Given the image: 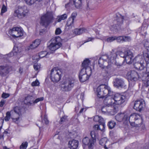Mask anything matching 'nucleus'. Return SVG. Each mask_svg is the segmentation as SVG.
I'll return each instance as SVG.
<instances>
[{
	"mask_svg": "<svg viewBox=\"0 0 149 149\" xmlns=\"http://www.w3.org/2000/svg\"><path fill=\"white\" fill-rule=\"evenodd\" d=\"M40 42L41 41L40 39H36L28 47V50L33 49L36 48L40 44Z\"/></svg>",
	"mask_w": 149,
	"mask_h": 149,
	"instance_id": "24",
	"label": "nucleus"
},
{
	"mask_svg": "<svg viewBox=\"0 0 149 149\" xmlns=\"http://www.w3.org/2000/svg\"><path fill=\"white\" fill-rule=\"evenodd\" d=\"M145 77H146L145 79L143 77V80L145 82H146L147 86H149V74H145Z\"/></svg>",
	"mask_w": 149,
	"mask_h": 149,
	"instance_id": "40",
	"label": "nucleus"
},
{
	"mask_svg": "<svg viewBox=\"0 0 149 149\" xmlns=\"http://www.w3.org/2000/svg\"><path fill=\"white\" fill-rule=\"evenodd\" d=\"M19 72L20 73H22V69L21 68H20L19 69Z\"/></svg>",
	"mask_w": 149,
	"mask_h": 149,
	"instance_id": "64",
	"label": "nucleus"
},
{
	"mask_svg": "<svg viewBox=\"0 0 149 149\" xmlns=\"http://www.w3.org/2000/svg\"><path fill=\"white\" fill-rule=\"evenodd\" d=\"M123 19L124 17L121 15L118 14V15H117L116 20L118 24L122 23Z\"/></svg>",
	"mask_w": 149,
	"mask_h": 149,
	"instance_id": "32",
	"label": "nucleus"
},
{
	"mask_svg": "<svg viewBox=\"0 0 149 149\" xmlns=\"http://www.w3.org/2000/svg\"><path fill=\"white\" fill-rule=\"evenodd\" d=\"M98 122L100 123V125H104V127H105L104 121V119L100 116V118Z\"/></svg>",
	"mask_w": 149,
	"mask_h": 149,
	"instance_id": "49",
	"label": "nucleus"
},
{
	"mask_svg": "<svg viewBox=\"0 0 149 149\" xmlns=\"http://www.w3.org/2000/svg\"><path fill=\"white\" fill-rule=\"evenodd\" d=\"M34 68L36 70H38L40 68V64L35 63L34 64Z\"/></svg>",
	"mask_w": 149,
	"mask_h": 149,
	"instance_id": "52",
	"label": "nucleus"
},
{
	"mask_svg": "<svg viewBox=\"0 0 149 149\" xmlns=\"http://www.w3.org/2000/svg\"><path fill=\"white\" fill-rule=\"evenodd\" d=\"M62 31L59 28H58L56 29L55 33L56 35H59L61 33Z\"/></svg>",
	"mask_w": 149,
	"mask_h": 149,
	"instance_id": "55",
	"label": "nucleus"
},
{
	"mask_svg": "<svg viewBox=\"0 0 149 149\" xmlns=\"http://www.w3.org/2000/svg\"><path fill=\"white\" fill-rule=\"evenodd\" d=\"M73 4L77 8H79L81 6V0H70L69 3L65 6L67 8L68 6H71Z\"/></svg>",
	"mask_w": 149,
	"mask_h": 149,
	"instance_id": "17",
	"label": "nucleus"
},
{
	"mask_svg": "<svg viewBox=\"0 0 149 149\" xmlns=\"http://www.w3.org/2000/svg\"><path fill=\"white\" fill-rule=\"evenodd\" d=\"M12 111H13V112L16 113L21 116L22 115L21 109L19 107H15L14 109Z\"/></svg>",
	"mask_w": 149,
	"mask_h": 149,
	"instance_id": "35",
	"label": "nucleus"
},
{
	"mask_svg": "<svg viewBox=\"0 0 149 149\" xmlns=\"http://www.w3.org/2000/svg\"><path fill=\"white\" fill-rule=\"evenodd\" d=\"M67 120V116H64L61 118L60 123L61 124H62L65 122H66Z\"/></svg>",
	"mask_w": 149,
	"mask_h": 149,
	"instance_id": "47",
	"label": "nucleus"
},
{
	"mask_svg": "<svg viewBox=\"0 0 149 149\" xmlns=\"http://www.w3.org/2000/svg\"><path fill=\"white\" fill-rule=\"evenodd\" d=\"M86 71V72L88 76H90L91 75L92 73V69L91 67H88L86 68H85Z\"/></svg>",
	"mask_w": 149,
	"mask_h": 149,
	"instance_id": "43",
	"label": "nucleus"
},
{
	"mask_svg": "<svg viewBox=\"0 0 149 149\" xmlns=\"http://www.w3.org/2000/svg\"><path fill=\"white\" fill-rule=\"evenodd\" d=\"M116 36H111L106 39V41L109 42H110L116 40Z\"/></svg>",
	"mask_w": 149,
	"mask_h": 149,
	"instance_id": "44",
	"label": "nucleus"
},
{
	"mask_svg": "<svg viewBox=\"0 0 149 149\" xmlns=\"http://www.w3.org/2000/svg\"><path fill=\"white\" fill-rule=\"evenodd\" d=\"M7 10L6 7L4 5H3L1 10V14L6 12Z\"/></svg>",
	"mask_w": 149,
	"mask_h": 149,
	"instance_id": "53",
	"label": "nucleus"
},
{
	"mask_svg": "<svg viewBox=\"0 0 149 149\" xmlns=\"http://www.w3.org/2000/svg\"><path fill=\"white\" fill-rule=\"evenodd\" d=\"M10 96V95L8 93H3L2 94L1 97L2 98L5 99L8 97Z\"/></svg>",
	"mask_w": 149,
	"mask_h": 149,
	"instance_id": "56",
	"label": "nucleus"
},
{
	"mask_svg": "<svg viewBox=\"0 0 149 149\" xmlns=\"http://www.w3.org/2000/svg\"><path fill=\"white\" fill-rule=\"evenodd\" d=\"M104 125H95L94 126V128L95 130H100L102 131L104 129Z\"/></svg>",
	"mask_w": 149,
	"mask_h": 149,
	"instance_id": "34",
	"label": "nucleus"
},
{
	"mask_svg": "<svg viewBox=\"0 0 149 149\" xmlns=\"http://www.w3.org/2000/svg\"><path fill=\"white\" fill-rule=\"evenodd\" d=\"M123 37L124 42H129L131 40V38L130 36H123Z\"/></svg>",
	"mask_w": 149,
	"mask_h": 149,
	"instance_id": "51",
	"label": "nucleus"
},
{
	"mask_svg": "<svg viewBox=\"0 0 149 149\" xmlns=\"http://www.w3.org/2000/svg\"><path fill=\"white\" fill-rule=\"evenodd\" d=\"M11 66L6 64L5 65L0 66V75L2 76H5L9 72Z\"/></svg>",
	"mask_w": 149,
	"mask_h": 149,
	"instance_id": "16",
	"label": "nucleus"
},
{
	"mask_svg": "<svg viewBox=\"0 0 149 149\" xmlns=\"http://www.w3.org/2000/svg\"><path fill=\"white\" fill-rule=\"evenodd\" d=\"M107 95L104 100V102L107 103L108 106L114 104L121 105L126 100L125 96L118 93L114 95L113 92L111 91L110 89Z\"/></svg>",
	"mask_w": 149,
	"mask_h": 149,
	"instance_id": "1",
	"label": "nucleus"
},
{
	"mask_svg": "<svg viewBox=\"0 0 149 149\" xmlns=\"http://www.w3.org/2000/svg\"><path fill=\"white\" fill-rule=\"evenodd\" d=\"M127 75L129 78L134 81L136 80L139 77V75L137 72L134 70L128 72Z\"/></svg>",
	"mask_w": 149,
	"mask_h": 149,
	"instance_id": "21",
	"label": "nucleus"
},
{
	"mask_svg": "<svg viewBox=\"0 0 149 149\" xmlns=\"http://www.w3.org/2000/svg\"><path fill=\"white\" fill-rule=\"evenodd\" d=\"M53 20L54 17L52 14L50 12H47L41 17L40 23L41 25L47 27L53 22Z\"/></svg>",
	"mask_w": 149,
	"mask_h": 149,
	"instance_id": "5",
	"label": "nucleus"
},
{
	"mask_svg": "<svg viewBox=\"0 0 149 149\" xmlns=\"http://www.w3.org/2000/svg\"><path fill=\"white\" fill-rule=\"evenodd\" d=\"M9 33L13 37L18 38L23 35V31L22 29L19 27H14L9 31Z\"/></svg>",
	"mask_w": 149,
	"mask_h": 149,
	"instance_id": "12",
	"label": "nucleus"
},
{
	"mask_svg": "<svg viewBox=\"0 0 149 149\" xmlns=\"http://www.w3.org/2000/svg\"><path fill=\"white\" fill-rule=\"evenodd\" d=\"M67 17V15L66 14H64L60 16H58L56 18L57 21L58 22H60L62 20H64Z\"/></svg>",
	"mask_w": 149,
	"mask_h": 149,
	"instance_id": "31",
	"label": "nucleus"
},
{
	"mask_svg": "<svg viewBox=\"0 0 149 149\" xmlns=\"http://www.w3.org/2000/svg\"><path fill=\"white\" fill-rule=\"evenodd\" d=\"M107 143V138H104L102 139L99 141V144L101 145H105L104 148L106 149H107L106 148V145H105L106 143Z\"/></svg>",
	"mask_w": 149,
	"mask_h": 149,
	"instance_id": "33",
	"label": "nucleus"
},
{
	"mask_svg": "<svg viewBox=\"0 0 149 149\" xmlns=\"http://www.w3.org/2000/svg\"><path fill=\"white\" fill-rule=\"evenodd\" d=\"M11 118V111H8L6 113V116L5 117L4 120L6 121H7L9 120Z\"/></svg>",
	"mask_w": 149,
	"mask_h": 149,
	"instance_id": "37",
	"label": "nucleus"
},
{
	"mask_svg": "<svg viewBox=\"0 0 149 149\" xmlns=\"http://www.w3.org/2000/svg\"><path fill=\"white\" fill-rule=\"evenodd\" d=\"M26 3L28 5L31 6L34 4L37 1H40L42 0H24Z\"/></svg>",
	"mask_w": 149,
	"mask_h": 149,
	"instance_id": "36",
	"label": "nucleus"
},
{
	"mask_svg": "<svg viewBox=\"0 0 149 149\" xmlns=\"http://www.w3.org/2000/svg\"><path fill=\"white\" fill-rule=\"evenodd\" d=\"M116 125V123L113 121H109L108 124V126L110 129H112Z\"/></svg>",
	"mask_w": 149,
	"mask_h": 149,
	"instance_id": "38",
	"label": "nucleus"
},
{
	"mask_svg": "<svg viewBox=\"0 0 149 149\" xmlns=\"http://www.w3.org/2000/svg\"><path fill=\"white\" fill-rule=\"evenodd\" d=\"M91 135L92 138L90 139L86 137L82 140L83 144L85 145H88L89 149L93 148L96 139H99L98 134L97 131H92L91 132Z\"/></svg>",
	"mask_w": 149,
	"mask_h": 149,
	"instance_id": "2",
	"label": "nucleus"
},
{
	"mask_svg": "<svg viewBox=\"0 0 149 149\" xmlns=\"http://www.w3.org/2000/svg\"><path fill=\"white\" fill-rule=\"evenodd\" d=\"M45 32V31L44 29H42L40 30L39 33L40 35H42Z\"/></svg>",
	"mask_w": 149,
	"mask_h": 149,
	"instance_id": "62",
	"label": "nucleus"
},
{
	"mask_svg": "<svg viewBox=\"0 0 149 149\" xmlns=\"http://www.w3.org/2000/svg\"><path fill=\"white\" fill-rule=\"evenodd\" d=\"M115 59L114 60L113 62H114L115 65L116 66L118 67H120L123 64L124 61H122L118 60L115 61Z\"/></svg>",
	"mask_w": 149,
	"mask_h": 149,
	"instance_id": "39",
	"label": "nucleus"
},
{
	"mask_svg": "<svg viewBox=\"0 0 149 149\" xmlns=\"http://www.w3.org/2000/svg\"><path fill=\"white\" fill-rule=\"evenodd\" d=\"M110 88L104 84L101 85L97 88V95L99 98H104L107 95L110 90Z\"/></svg>",
	"mask_w": 149,
	"mask_h": 149,
	"instance_id": "7",
	"label": "nucleus"
},
{
	"mask_svg": "<svg viewBox=\"0 0 149 149\" xmlns=\"http://www.w3.org/2000/svg\"><path fill=\"white\" fill-rule=\"evenodd\" d=\"M34 99V98L33 96L28 95L25 97L24 102V104L27 105H31L33 104V101Z\"/></svg>",
	"mask_w": 149,
	"mask_h": 149,
	"instance_id": "23",
	"label": "nucleus"
},
{
	"mask_svg": "<svg viewBox=\"0 0 149 149\" xmlns=\"http://www.w3.org/2000/svg\"><path fill=\"white\" fill-rule=\"evenodd\" d=\"M128 120L132 126L135 127L139 126L142 122V119L140 116L136 113L132 114L128 118Z\"/></svg>",
	"mask_w": 149,
	"mask_h": 149,
	"instance_id": "6",
	"label": "nucleus"
},
{
	"mask_svg": "<svg viewBox=\"0 0 149 149\" xmlns=\"http://www.w3.org/2000/svg\"><path fill=\"white\" fill-rule=\"evenodd\" d=\"M44 99L43 97H40L38 98L35 100H33V104H35L38 103V102L42 101Z\"/></svg>",
	"mask_w": 149,
	"mask_h": 149,
	"instance_id": "50",
	"label": "nucleus"
},
{
	"mask_svg": "<svg viewBox=\"0 0 149 149\" xmlns=\"http://www.w3.org/2000/svg\"><path fill=\"white\" fill-rule=\"evenodd\" d=\"M29 12V10L26 6L24 5L19 6L18 8L14 11V15L19 18L25 17Z\"/></svg>",
	"mask_w": 149,
	"mask_h": 149,
	"instance_id": "8",
	"label": "nucleus"
},
{
	"mask_svg": "<svg viewBox=\"0 0 149 149\" xmlns=\"http://www.w3.org/2000/svg\"><path fill=\"white\" fill-rule=\"evenodd\" d=\"M119 55L121 57L125 58L123 61L125 60L127 64H131L133 61V54L130 50H127L125 52H120Z\"/></svg>",
	"mask_w": 149,
	"mask_h": 149,
	"instance_id": "10",
	"label": "nucleus"
},
{
	"mask_svg": "<svg viewBox=\"0 0 149 149\" xmlns=\"http://www.w3.org/2000/svg\"><path fill=\"white\" fill-rule=\"evenodd\" d=\"M62 72L61 71L56 68L52 69L51 71L50 79L54 82L59 81L61 79Z\"/></svg>",
	"mask_w": 149,
	"mask_h": 149,
	"instance_id": "9",
	"label": "nucleus"
},
{
	"mask_svg": "<svg viewBox=\"0 0 149 149\" xmlns=\"http://www.w3.org/2000/svg\"><path fill=\"white\" fill-rule=\"evenodd\" d=\"M116 40L118 42H124L123 36H119L118 37L116 36Z\"/></svg>",
	"mask_w": 149,
	"mask_h": 149,
	"instance_id": "46",
	"label": "nucleus"
},
{
	"mask_svg": "<svg viewBox=\"0 0 149 149\" xmlns=\"http://www.w3.org/2000/svg\"><path fill=\"white\" fill-rule=\"evenodd\" d=\"M116 120L119 122L123 121H127L128 120V116L125 115L123 113H118L115 117Z\"/></svg>",
	"mask_w": 149,
	"mask_h": 149,
	"instance_id": "18",
	"label": "nucleus"
},
{
	"mask_svg": "<svg viewBox=\"0 0 149 149\" xmlns=\"http://www.w3.org/2000/svg\"><path fill=\"white\" fill-rule=\"evenodd\" d=\"M117 56V55L116 53L112 50L109 55H103L101 57L104 61H107L108 64H111L113 63L114 60L116 59Z\"/></svg>",
	"mask_w": 149,
	"mask_h": 149,
	"instance_id": "11",
	"label": "nucleus"
},
{
	"mask_svg": "<svg viewBox=\"0 0 149 149\" xmlns=\"http://www.w3.org/2000/svg\"><path fill=\"white\" fill-rule=\"evenodd\" d=\"M79 142L78 141L73 140L69 141L68 143V147L70 149H76L78 146Z\"/></svg>",
	"mask_w": 149,
	"mask_h": 149,
	"instance_id": "22",
	"label": "nucleus"
},
{
	"mask_svg": "<svg viewBox=\"0 0 149 149\" xmlns=\"http://www.w3.org/2000/svg\"><path fill=\"white\" fill-rule=\"evenodd\" d=\"M77 82L76 79L74 78H67L61 84V89L64 91H70L73 88Z\"/></svg>",
	"mask_w": 149,
	"mask_h": 149,
	"instance_id": "3",
	"label": "nucleus"
},
{
	"mask_svg": "<svg viewBox=\"0 0 149 149\" xmlns=\"http://www.w3.org/2000/svg\"><path fill=\"white\" fill-rule=\"evenodd\" d=\"M144 60L141 61L140 62H138L135 63L134 64L135 68L136 69L140 70H142L144 68L145 66L144 63Z\"/></svg>",
	"mask_w": 149,
	"mask_h": 149,
	"instance_id": "25",
	"label": "nucleus"
},
{
	"mask_svg": "<svg viewBox=\"0 0 149 149\" xmlns=\"http://www.w3.org/2000/svg\"><path fill=\"white\" fill-rule=\"evenodd\" d=\"M74 20L73 19L69 18L67 20L65 26L67 29H71L74 26Z\"/></svg>",
	"mask_w": 149,
	"mask_h": 149,
	"instance_id": "26",
	"label": "nucleus"
},
{
	"mask_svg": "<svg viewBox=\"0 0 149 149\" xmlns=\"http://www.w3.org/2000/svg\"><path fill=\"white\" fill-rule=\"evenodd\" d=\"M48 54V53L46 51H42L39 53V56L40 58H42L45 56H47Z\"/></svg>",
	"mask_w": 149,
	"mask_h": 149,
	"instance_id": "42",
	"label": "nucleus"
},
{
	"mask_svg": "<svg viewBox=\"0 0 149 149\" xmlns=\"http://www.w3.org/2000/svg\"><path fill=\"white\" fill-rule=\"evenodd\" d=\"M105 104L106 106H103L102 108L101 111L102 113H104L106 112H107L110 113L111 115H113L116 113L117 109H113V111H111L109 110V107H110V106L108 105L107 103Z\"/></svg>",
	"mask_w": 149,
	"mask_h": 149,
	"instance_id": "19",
	"label": "nucleus"
},
{
	"mask_svg": "<svg viewBox=\"0 0 149 149\" xmlns=\"http://www.w3.org/2000/svg\"><path fill=\"white\" fill-rule=\"evenodd\" d=\"M27 144L28 143L26 142L23 143L20 146V149H26Z\"/></svg>",
	"mask_w": 149,
	"mask_h": 149,
	"instance_id": "45",
	"label": "nucleus"
},
{
	"mask_svg": "<svg viewBox=\"0 0 149 149\" xmlns=\"http://www.w3.org/2000/svg\"><path fill=\"white\" fill-rule=\"evenodd\" d=\"M39 84V83L38 80H36L35 81L33 82L31 84L32 86H38Z\"/></svg>",
	"mask_w": 149,
	"mask_h": 149,
	"instance_id": "54",
	"label": "nucleus"
},
{
	"mask_svg": "<svg viewBox=\"0 0 149 149\" xmlns=\"http://www.w3.org/2000/svg\"><path fill=\"white\" fill-rule=\"evenodd\" d=\"M100 116H95L94 118V120L95 122H98L99 121V120L100 118Z\"/></svg>",
	"mask_w": 149,
	"mask_h": 149,
	"instance_id": "59",
	"label": "nucleus"
},
{
	"mask_svg": "<svg viewBox=\"0 0 149 149\" xmlns=\"http://www.w3.org/2000/svg\"><path fill=\"white\" fill-rule=\"evenodd\" d=\"M93 39V38H88V40L87 41H86V42H88V41H91V40H92Z\"/></svg>",
	"mask_w": 149,
	"mask_h": 149,
	"instance_id": "63",
	"label": "nucleus"
},
{
	"mask_svg": "<svg viewBox=\"0 0 149 149\" xmlns=\"http://www.w3.org/2000/svg\"><path fill=\"white\" fill-rule=\"evenodd\" d=\"M61 40L59 36L52 38L49 41L48 47L50 50L55 51L62 46Z\"/></svg>",
	"mask_w": 149,
	"mask_h": 149,
	"instance_id": "4",
	"label": "nucleus"
},
{
	"mask_svg": "<svg viewBox=\"0 0 149 149\" xmlns=\"http://www.w3.org/2000/svg\"><path fill=\"white\" fill-rule=\"evenodd\" d=\"M113 72V70L112 68L111 65L110 64H108V65L106 67L105 69L106 74L103 75L104 77L107 78L109 76V74Z\"/></svg>",
	"mask_w": 149,
	"mask_h": 149,
	"instance_id": "27",
	"label": "nucleus"
},
{
	"mask_svg": "<svg viewBox=\"0 0 149 149\" xmlns=\"http://www.w3.org/2000/svg\"><path fill=\"white\" fill-rule=\"evenodd\" d=\"M77 15V13L76 12H74L72 14L71 17H70L69 18L73 19V20H74V19L76 17Z\"/></svg>",
	"mask_w": 149,
	"mask_h": 149,
	"instance_id": "57",
	"label": "nucleus"
},
{
	"mask_svg": "<svg viewBox=\"0 0 149 149\" xmlns=\"http://www.w3.org/2000/svg\"><path fill=\"white\" fill-rule=\"evenodd\" d=\"M89 76L86 74V71L85 68H82L79 74V78L81 82H84L88 79Z\"/></svg>",
	"mask_w": 149,
	"mask_h": 149,
	"instance_id": "14",
	"label": "nucleus"
},
{
	"mask_svg": "<svg viewBox=\"0 0 149 149\" xmlns=\"http://www.w3.org/2000/svg\"><path fill=\"white\" fill-rule=\"evenodd\" d=\"M5 101L3 100H2L0 102V107H2L5 104Z\"/></svg>",
	"mask_w": 149,
	"mask_h": 149,
	"instance_id": "60",
	"label": "nucleus"
},
{
	"mask_svg": "<svg viewBox=\"0 0 149 149\" xmlns=\"http://www.w3.org/2000/svg\"><path fill=\"white\" fill-rule=\"evenodd\" d=\"M11 118L13 121L16 122L17 121L21 115L13 112V111H11Z\"/></svg>",
	"mask_w": 149,
	"mask_h": 149,
	"instance_id": "28",
	"label": "nucleus"
},
{
	"mask_svg": "<svg viewBox=\"0 0 149 149\" xmlns=\"http://www.w3.org/2000/svg\"><path fill=\"white\" fill-rule=\"evenodd\" d=\"M90 64V61L88 59H86L84 60L82 64V68H86L89 67V66Z\"/></svg>",
	"mask_w": 149,
	"mask_h": 149,
	"instance_id": "30",
	"label": "nucleus"
},
{
	"mask_svg": "<svg viewBox=\"0 0 149 149\" xmlns=\"http://www.w3.org/2000/svg\"><path fill=\"white\" fill-rule=\"evenodd\" d=\"M104 61L101 58H100L98 60V64L99 65V66L102 68L104 69V67L103 65V63Z\"/></svg>",
	"mask_w": 149,
	"mask_h": 149,
	"instance_id": "41",
	"label": "nucleus"
},
{
	"mask_svg": "<svg viewBox=\"0 0 149 149\" xmlns=\"http://www.w3.org/2000/svg\"><path fill=\"white\" fill-rule=\"evenodd\" d=\"M116 105H118L116 104H114L113 105H110V107H109V110L112 111H113V109H117L116 112L118 110V109L117 107H115Z\"/></svg>",
	"mask_w": 149,
	"mask_h": 149,
	"instance_id": "48",
	"label": "nucleus"
},
{
	"mask_svg": "<svg viewBox=\"0 0 149 149\" xmlns=\"http://www.w3.org/2000/svg\"><path fill=\"white\" fill-rule=\"evenodd\" d=\"M13 50H15V52L16 53H18V52H21V51H19L18 50V48L17 47H14L13 48Z\"/></svg>",
	"mask_w": 149,
	"mask_h": 149,
	"instance_id": "61",
	"label": "nucleus"
},
{
	"mask_svg": "<svg viewBox=\"0 0 149 149\" xmlns=\"http://www.w3.org/2000/svg\"><path fill=\"white\" fill-rule=\"evenodd\" d=\"M145 107V103L144 100H137L135 101L134 106V109L137 111H141Z\"/></svg>",
	"mask_w": 149,
	"mask_h": 149,
	"instance_id": "13",
	"label": "nucleus"
},
{
	"mask_svg": "<svg viewBox=\"0 0 149 149\" xmlns=\"http://www.w3.org/2000/svg\"><path fill=\"white\" fill-rule=\"evenodd\" d=\"M43 120L44 121L45 123L46 124H47L49 123V121L47 120V117L46 115H45Z\"/></svg>",
	"mask_w": 149,
	"mask_h": 149,
	"instance_id": "58",
	"label": "nucleus"
},
{
	"mask_svg": "<svg viewBox=\"0 0 149 149\" xmlns=\"http://www.w3.org/2000/svg\"><path fill=\"white\" fill-rule=\"evenodd\" d=\"M143 44L147 52H143V56L146 60H149V41L145 40L143 42Z\"/></svg>",
	"mask_w": 149,
	"mask_h": 149,
	"instance_id": "15",
	"label": "nucleus"
},
{
	"mask_svg": "<svg viewBox=\"0 0 149 149\" xmlns=\"http://www.w3.org/2000/svg\"><path fill=\"white\" fill-rule=\"evenodd\" d=\"M87 31V30L84 28L79 29H76L75 30L74 32L76 34L80 35Z\"/></svg>",
	"mask_w": 149,
	"mask_h": 149,
	"instance_id": "29",
	"label": "nucleus"
},
{
	"mask_svg": "<svg viewBox=\"0 0 149 149\" xmlns=\"http://www.w3.org/2000/svg\"><path fill=\"white\" fill-rule=\"evenodd\" d=\"M113 84L117 88H122L124 84V81L121 78H116L115 79Z\"/></svg>",
	"mask_w": 149,
	"mask_h": 149,
	"instance_id": "20",
	"label": "nucleus"
}]
</instances>
